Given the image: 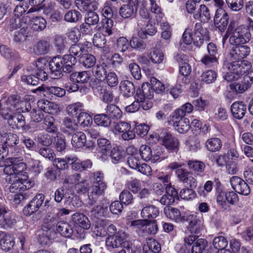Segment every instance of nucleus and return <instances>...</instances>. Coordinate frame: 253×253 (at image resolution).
Here are the masks:
<instances>
[{"label":"nucleus","mask_w":253,"mask_h":253,"mask_svg":"<svg viewBox=\"0 0 253 253\" xmlns=\"http://www.w3.org/2000/svg\"><path fill=\"white\" fill-rule=\"evenodd\" d=\"M46 21L42 16L32 17L29 22V27L34 31L40 32L44 30L46 26Z\"/></svg>","instance_id":"nucleus-26"},{"label":"nucleus","mask_w":253,"mask_h":253,"mask_svg":"<svg viewBox=\"0 0 253 253\" xmlns=\"http://www.w3.org/2000/svg\"><path fill=\"white\" fill-rule=\"evenodd\" d=\"M217 74L212 70L204 71L201 76V81L206 84L214 83L216 80Z\"/></svg>","instance_id":"nucleus-44"},{"label":"nucleus","mask_w":253,"mask_h":253,"mask_svg":"<svg viewBox=\"0 0 253 253\" xmlns=\"http://www.w3.org/2000/svg\"><path fill=\"white\" fill-rule=\"evenodd\" d=\"M159 23L161 29L162 31L161 35V37L169 42L172 36V29L170 26L168 22L165 21H163Z\"/></svg>","instance_id":"nucleus-42"},{"label":"nucleus","mask_w":253,"mask_h":253,"mask_svg":"<svg viewBox=\"0 0 253 253\" xmlns=\"http://www.w3.org/2000/svg\"><path fill=\"white\" fill-rule=\"evenodd\" d=\"M77 121L81 126L85 127L92 124V119L89 114L83 112L80 113L78 116Z\"/></svg>","instance_id":"nucleus-52"},{"label":"nucleus","mask_w":253,"mask_h":253,"mask_svg":"<svg viewBox=\"0 0 253 253\" xmlns=\"http://www.w3.org/2000/svg\"><path fill=\"white\" fill-rule=\"evenodd\" d=\"M82 15L80 12L76 10L68 11L64 15V19L70 23H76L82 19Z\"/></svg>","instance_id":"nucleus-51"},{"label":"nucleus","mask_w":253,"mask_h":253,"mask_svg":"<svg viewBox=\"0 0 253 253\" xmlns=\"http://www.w3.org/2000/svg\"><path fill=\"white\" fill-rule=\"evenodd\" d=\"M147 223V219L130 220L128 218L126 224L135 229L137 232H145L146 225Z\"/></svg>","instance_id":"nucleus-39"},{"label":"nucleus","mask_w":253,"mask_h":253,"mask_svg":"<svg viewBox=\"0 0 253 253\" xmlns=\"http://www.w3.org/2000/svg\"><path fill=\"white\" fill-rule=\"evenodd\" d=\"M185 144L186 149L191 152H195L201 148L200 140L195 136H189Z\"/></svg>","instance_id":"nucleus-40"},{"label":"nucleus","mask_w":253,"mask_h":253,"mask_svg":"<svg viewBox=\"0 0 253 253\" xmlns=\"http://www.w3.org/2000/svg\"><path fill=\"white\" fill-rule=\"evenodd\" d=\"M147 185L144 181L134 179L130 181L128 185L129 189L133 193L136 194L144 186Z\"/></svg>","instance_id":"nucleus-55"},{"label":"nucleus","mask_w":253,"mask_h":253,"mask_svg":"<svg viewBox=\"0 0 253 253\" xmlns=\"http://www.w3.org/2000/svg\"><path fill=\"white\" fill-rule=\"evenodd\" d=\"M188 166L196 174L200 176L204 175L205 169V165L204 163L197 160H190L188 162Z\"/></svg>","instance_id":"nucleus-36"},{"label":"nucleus","mask_w":253,"mask_h":253,"mask_svg":"<svg viewBox=\"0 0 253 253\" xmlns=\"http://www.w3.org/2000/svg\"><path fill=\"white\" fill-rule=\"evenodd\" d=\"M94 123L98 126L108 127L111 125V120L108 115L105 114H97L94 118Z\"/></svg>","instance_id":"nucleus-50"},{"label":"nucleus","mask_w":253,"mask_h":253,"mask_svg":"<svg viewBox=\"0 0 253 253\" xmlns=\"http://www.w3.org/2000/svg\"><path fill=\"white\" fill-rule=\"evenodd\" d=\"M230 182L232 188L236 192L245 196L250 193L251 190L249 185L240 177L233 176L230 178Z\"/></svg>","instance_id":"nucleus-15"},{"label":"nucleus","mask_w":253,"mask_h":253,"mask_svg":"<svg viewBox=\"0 0 253 253\" xmlns=\"http://www.w3.org/2000/svg\"><path fill=\"white\" fill-rule=\"evenodd\" d=\"M116 132L121 134L122 138L125 140L133 139L135 137V132L134 128L127 122H120L118 123L114 126Z\"/></svg>","instance_id":"nucleus-11"},{"label":"nucleus","mask_w":253,"mask_h":253,"mask_svg":"<svg viewBox=\"0 0 253 253\" xmlns=\"http://www.w3.org/2000/svg\"><path fill=\"white\" fill-rule=\"evenodd\" d=\"M63 59H61L60 56H57L53 57L48 63L49 69L52 74L54 76V78H58L61 77L62 74V67L61 66V62Z\"/></svg>","instance_id":"nucleus-21"},{"label":"nucleus","mask_w":253,"mask_h":253,"mask_svg":"<svg viewBox=\"0 0 253 253\" xmlns=\"http://www.w3.org/2000/svg\"><path fill=\"white\" fill-rule=\"evenodd\" d=\"M106 36L100 32H98L93 36L92 42L94 46L102 48L106 42Z\"/></svg>","instance_id":"nucleus-62"},{"label":"nucleus","mask_w":253,"mask_h":253,"mask_svg":"<svg viewBox=\"0 0 253 253\" xmlns=\"http://www.w3.org/2000/svg\"><path fill=\"white\" fill-rule=\"evenodd\" d=\"M150 1V11L152 14H154L155 20L159 24L165 21V14L160 4L156 0Z\"/></svg>","instance_id":"nucleus-22"},{"label":"nucleus","mask_w":253,"mask_h":253,"mask_svg":"<svg viewBox=\"0 0 253 253\" xmlns=\"http://www.w3.org/2000/svg\"><path fill=\"white\" fill-rule=\"evenodd\" d=\"M0 107H7L6 109L12 110L13 112L21 114V113L28 112L31 106L29 102L21 100L15 95H12L8 97L6 101H1Z\"/></svg>","instance_id":"nucleus-6"},{"label":"nucleus","mask_w":253,"mask_h":253,"mask_svg":"<svg viewBox=\"0 0 253 253\" xmlns=\"http://www.w3.org/2000/svg\"><path fill=\"white\" fill-rule=\"evenodd\" d=\"M228 38L231 44L237 45L248 42L251 39V35L247 29L243 26L234 29L231 25H229L225 35L222 38V42L223 44Z\"/></svg>","instance_id":"nucleus-3"},{"label":"nucleus","mask_w":253,"mask_h":253,"mask_svg":"<svg viewBox=\"0 0 253 253\" xmlns=\"http://www.w3.org/2000/svg\"><path fill=\"white\" fill-rule=\"evenodd\" d=\"M93 185L89 188L88 194L89 204L92 205L98 197L102 195L107 188V184L104 181V174L97 171L91 174Z\"/></svg>","instance_id":"nucleus-4"},{"label":"nucleus","mask_w":253,"mask_h":253,"mask_svg":"<svg viewBox=\"0 0 253 253\" xmlns=\"http://www.w3.org/2000/svg\"><path fill=\"white\" fill-rule=\"evenodd\" d=\"M129 45L131 48L140 51L144 50L146 47L145 42L137 37H132L131 39Z\"/></svg>","instance_id":"nucleus-59"},{"label":"nucleus","mask_w":253,"mask_h":253,"mask_svg":"<svg viewBox=\"0 0 253 253\" xmlns=\"http://www.w3.org/2000/svg\"><path fill=\"white\" fill-rule=\"evenodd\" d=\"M149 58L153 63L159 64L163 63L165 56L164 53L160 49L155 48L150 52Z\"/></svg>","instance_id":"nucleus-47"},{"label":"nucleus","mask_w":253,"mask_h":253,"mask_svg":"<svg viewBox=\"0 0 253 253\" xmlns=\"http://www.w3.org/2000/svg\"><path fill=\"white\" fill-rule=\"evenodd\" d=\"M160 147L152 151L150 146L147 145H142L139 150V154L143 160L146 162L151 161L152 163H156L161 161L162 152Z\"/></svg>","instance_id":"nucleus-9"},{"label":"nucleus","mask_w":253,"mask_h":253,"mask_svg":"<svg viewBox=\"0 0 253 253\" xmlns=\"http://www.w3.org/2000/svg\"><path fill=\"white\" fill-rule=\"evenodd\" d=\"M159 214L158 209L153 205H149L144 207L141 212V216L145 219L154 218Z\"/></svg>","instance_id":"nucleus-34"},{"label":"nucleus","mask_w":253,"mask_h":253,"mask_svg":"<svg viewBox=\"0 0 253 253\" xmlns=\"http://www.w3.org/2000/svg\"><path fill=\"white\" fill-rule=\"evenodd\" d=\"M160 143L169 152L177 153L179 149V139L170 133H166L160 137Z\"/></svg>","instance_id":"nucleus-8"},{"label":"nucleus","mask_w":253,"mask_h":253,"mask_svg":"<svg viewBox=\"0 0 253 253\" xmlns=\"http://www.w3.org/2000/svg\"><path fill=\"white\" fill-rule=\"evenodd\" d=\"M80 61L85 67L90 68L95 64L96 58L92 54H86L83 55L80 57Z\"/></svg>","instance_id":"nucleus-61"},{"label":"nucleus","mask_w":253,"mask_h":253,"mask_svg":"<svg viewBox=\"0 0 253 253\" xmlns=\"http://www.w3.org/2000/svg\"><path fill=\"white\" fill-rule=\"evenodd\" d=\"M154 89L148 83H144L141 88L136 91L135 98L141 102V106L145 110L150 109L153 106L151 100L154 96Z\"/></svg>","instance_id":"nucleus-5"},{"label":"nucleus","mask_w":253,"mask_h":253,"mask_svg":"<svg viewBox=\"0 0 253 253\" xmlns=\"http://www.w3.org/2000/svg\"><path fill=\"white\" fill-rule=\"evenodd\" d=\"M72 221L75 225L83 229L87 230L90 227L89 219L83 213L76 212L73 214L72 216Z\"/></svg>","instance_id":"nucleus-25"},{"label":"nucleus","mask_w":253,"mask_h":253,"mask_svg":"<svg viewBox=\"0 0 253 253\" xmlns=\"http://www.w3.org/2000/svg\"><path fill=\"white\" fill-rule=\"evenodd\" d=\"M169 122L179 133H186L191 127L189 119L185 117L170 115Z\"/></svg>","instance_id":"nucleus-10"},{"label":"nucleus","mask_w":253,"mask_h":253,"mask_svg":"<svg viewBox=\"0 0 253 253\" xmlns=\"http://www.w3.org/2000/svg\"><path fill=\"white\" fill-rule=\"evenodd\" d=\"M81 178V175L79 173L69 175L64 179L63 181V185L66 186L67 187V189H71L70 188L71 187V186L74 185L75 187Z\"/></svg>","instance_id":"nucleus-58"},{"label":"nucleus","mask_w":253,"mask_h":253,"mask_svg":"<svg viewBox=\"0 0 253 253\" xmlns=\"http://www.w3.org/2000/svg\"><path fill=\"white\" fill-rule=\"evenodd\" d=\"M222 146V142L218 138H211L207 140L206 143V147L207 149L211 152H216L220 149Z\"/></svg>","instance_id":"nucleus-43"},{"label":"nucleus","mask_w":253,"mask_h":253,"mask_svg":"<svg viewBox=\"0 0 253 253\" xmlns=\"http://www.w3.org/2000/svg\"><path fill=\"white\" fill-rule=\"evenodd\" d=\"M193 17L196 20H199L202 22H208L211 18L209 9L205 4H201L197 11L193 14Z\"/></svg>","instance_id":"nucleus-28"},{"label":"nucleus","mask_w":253,"mask_h":253,"mask_svg":"<svg viewBox=\"0 0 253 253\" xmlns=\"http://www.w3.org/2000/svg\"><path fill=\"white\" fill-rule=\"evenodd\" d=\"M74 193L72 189H67V187L63 185V186L58 188L54 193V200L57 202H60L64 197L66 199H70L71 196H73Z\"/></svg>","instance_id":"nucleus-30"},{"label":"nucleus","mask_w":253,"mask_h":253,"mask_svg":"<svg viewBox=\"0 0 253 253\" xmlns=\"http://www.w3.org/2000/svg\"><path fill=\"white\" fill-rule=\"evenodd\" d=\"M68 157L65 158H58L55 159L53 161V165L59 170H64L68 168Z\"/></svg>","instance_id":"nucleus-63"},{"label":"nucleus","mask_w":253,"mask_h":253,"mask_svg":"<svg viewBox=\"0 0 253 253\" xmlns=\"http://www.w3.org/2000/svg\"><path fill=\"white\" fill-rule=\"evenodd\" d=\"M49 62L44 58H39L36 62L35 66L37 70L36 75L42 81H45L47 79L46 70L48 67Z\"/></svg>","instance_id":"nucleus-20"},{"label":"nucleus","mask_w":253,"mask_h":253,"mask_svg":"<svg viewBox=\"0 0 253 253\" xmlns=\"http://www.w3.org/2000/svg\"><path fill=\"white\" fill-rule=\"evenodd\" d=\"M18 158H11V164L3 169L6 174V181L10 184L9 190L11 193L23 192L32 186L27 173L24 171L27 165L23 162L18 163Z\"/></svg>","instance_id":"nucleus-1"},{"label":"nucleus","mask_w":253,"mask_h":253,"mask_svg":"<svg viewBox=\"0 0 253 253\" xmlns=\"http://www.w3.org/2000/svg\"><path fill=\"white\" fill-rule=\"evenodd\" d=\"M66 111L69 116L75 117L83 112V104L79 102L70 104L67 107Z\"/></svg>","instance_id":"nucleus-46"},{"label":"nucleus","mask_w":253,"mask_h":253,"mask_svg":"<svg viewBox=\"0 0 253 253\" xmlns=\"http://www.w3.org/2000/svg\"><path fill=\"white\" fill-rule=\"evenodd\" d=\"M56 230L62 236L70 238L73 233L71 226L66 222H60L57 224Z\"/></svg>","instance_id":"nucleus-35"},{"label":"nucleus","mask_w":253,"mask_h":253,"mask_svg":"<svg viewBox=\"0 0 253 253\" xmlns=\"http://www.w3.org/2000/svg\"><path fill=\"white\" fill-rule=\"evenodd\" d=\"M165 190L166 194L161 198L160 202L164 205H172L178 198L177 192L171 186H167Z\"/></svg>","instance_id":"nucleus-19"},{"label":"nucleus","mask_w":253,"mask_h":253,"mask_svg":"<svg viewBox=\"0 0 253 253\" xmlns=\"http://www.w3.org/2000/svg\"><path fill=\"white\" fill-rule=\"evenodd\" d=\"M114 22L111 18H103L101 22L96 26L97 30L100 31L107 36L112 34Z\"/></svg>","instance_id":"nucleus-27"},{"label":"nucleus","mask_w":253,"mask_h":253,"mask_svg":"<svg viewBox=\"0 0 253 253\" xmlns=\"http://www.w3.org/2000/svg\"><path fill=\"white\" fill-rule=\"evenodd\" d=\"M228 15L222 8H218L214 18V25L221 32H224L228 24Z\"/></svg>","instance_id":"nucleus-16"},{"label":"nucleus","mask_w":253,"mask_h":253,"mask_svg":"<svg viewBox=\"0 0 253 253\" xmlns=\"http://www.w3.org/2000/svg\"><path fill=\"white\" fill-rule=\"evenodd\" d=\"M250 86L249 83L243 80L241 83H231L230 84V88L232 91L240 93L246 90Z\"/></svg>","instance_id":"nucleus-56"},{"label":"nucleus","mask_w":253,"mask_h":253,"mask_svg":"<svg viewBox=\"0 0 253 253\" xmlns=\"http://www.w3.org/2000/svg\"><path fill=\"white\" fill-rule=\"evenodd\" d=\"M179 67L180 75L178 77L177 83L179 84L183 83L184 84H188L190 82L189 76L192 71L191 66L187 62L180 65Z\"/></svg>","instance_id":"nucleus-24"},{"label":"nucleus","mask_w":253,"mask_h":253,"mask_svg":"<svg viewBox=\"0 0 253 253\" xmlns=\"http://www.w3.org/2000/svg\"><path fill=\"white\" fill-rule=\"evenodd\" d=\"M241 73L238 75L236 73L226 72V75L224 76V79L228 82H231L234 80H238L241 76L245 74L244 76V81L249 83L251 85L253 83V68H252L251 64L250 63V68L247 70H241Z\"/></svg>","instance_id":"nucleus-14"},{"label":"nucleus","mask_w":253,"mask_h":253,"mask_svg":"<svg viewBox=\"0 0 253 253\" xmlns=\"http://www.w3.org/2000/svg\"><path fill=\"white\" fill-rule=\"evenodd\" d=\"M207 246V241L204 239H197L192 246V253H202Z\"/></svg>","instance_id":"nucleus-60"},{"label":"nucleus","mask_w":253,"mask_h":253,"mask_svg":"<svg viewBox=\"0 0 253 253\" xmlns=\"http://www.w3.org/2000/svg\"><path fill=\"white\" fill-rule=\"evenodd\" d=\"M7 108L0 107V115L5 120H7L9 125L12 127L16 126L17 113L12 110L6 109Z\"/></svg>","instance_id":"nucleus-29"},{"label":"nucleus","mask_w":253,"mask_h":253,"mask_svg":"<svg viewBox=\"0 0 253 253\" xmlns=\"http://www.w3.org/2000/svg\"><path fill=\"white\" fill-rule=\"evenodd\" d=\"M124 152L121 147H115L110 152V156L113 163L117 164L120 162L124 157Z\"/></svg>","instance_id":"nucleus-48"},{"label":"nucleus","mask_w":253,"mask_h":253,"mask_svg":"<svg viewBox=\"0 0 253 253\" xmlns=\"http://www.w3.org/2000/svg\"><path fill=\"white\" fill-rule=\"evenodd\" d=\"M106 113L110 117L119 119L122 116V112L117 106L113 104L107 105L106 109Z\"/></svg>","instance_id":"nucleus-54"},{"label":"nucleus","mask_w":253,"mask_h":253,"mask_svg":"<svg viewBox=\"0 0 253 253\" xmlns=\"http://www.w3.org/2000/svg\"><path fill=\"white\" fill-rule=\"evenodd\" d=\"M137 0H129L128 2L121 6L120 14L124 18H128L133 16L137 10Z\"/></svg>","instance_id":"nucleus-18"},{"label":"nucleus","mask_w":253,"mask_h":253,"mask_svg":"<svg viewBox=\"0 0 253 253\" xmlns=\"http://www.w3.org/2000/svg\"><path fill=\"white\" fill-rule=\"evenodd\" d=\"M90 1L86 0H76L75 3L78 8L82 11L88 12L95 10L97 8L96 3Z\"/></svg>","instance_id":"nucleus-33"},{"label":"nucleus","mask_w":253,"mask_h":253,"mask_svg":"<svg viewBox=\"0 0 253 253\" xmlns=\"http://www.w3.org/2000/svg\"><path fill=\"white\" fill-rule=\"evenodd\" d=\"M49 43L45 41H41L37 42L34 47V51L37 54H44L47 52Z\"/></svg>","instance_id":"nucleus-53"},{"label":"nucleus","mask_w":253,"mask_h":253,"mask_svg":"<svg viewBox=\"0 0 253 253\" xmlns=\"http://www.w3.org/2000/svg\"><path fill=\"white\" fill-rule=\"evenodd\" d=\"M62 71L64 72H70L72 71V67L76 63L75 57H72L71 55H65L63 56H60Z\"/></svg>","instance_id":"nucleus-37"},{"label":"nucleus","mask_w":253,"mask_h":253,"mask_svg":"<svg viewBox=\"0 0 253 253\" xmlns=\"http://www.w3.org/2000/svg\"><path fill=\"white\" fill-rule=\"evenodd\" d=\"M90 78V74L87 71L75 72L70 76V79L74 82L79 83H87Z\"/></svg>","instance_id":"nucleus-41"},{"label":"nucleus","mask_w":253,"mask_h":253,"mask_svg":"<svg viewBox=\"0 0 253 253\" xmlns=\"http://www.w3.org/2000/svg\"><path fill=\"white\" fill-rule=\"evenodd\" d=\"M164 212L166 216L171 220L176 222H181L183 220L179 210L174 208H166L164 209Z\"/></svg>","instance_id":"nucleus-38"},{"label":"nucleus","mask_w":253,"mask_h":253,"mask_svg":"<svg viewBox=\"0 0 253 253\" xmlns=\"http://www.w3.org/2000/svg\"><path fill=\"white\" fill-rule=\"evenodd\" d=\"M193 110V105L190 103H186L182 105L179 108L175 110L170 115L185 117L187 114H189Z\"/></svg>","instance_id":"nucleus-45"},{"label":"nucleus","mask_w":253,"mask_h":253,"mask_svg":"<svg viewBox=\"0 0 253 253\" xmlns=\"http://www.w3.org/2000/svg\"><path fill=\"white\" fill-rule=\"evenodd\" d=\"M97 145L100 152L104 155H107L111 148L110 141L105 138H100L97 140Z\"/></svg>","instance_id":"nucleus-49"},{"label":"nucleus","mask_w":253,"mask_h":253,"mask_svg":"<svg viewBox=\"0 0 253 253\" xmlns=\"http://www.w3.org/2000/svg\"><path fill=\"white\" fill-rule=\"evenodd\" d=\"M251 49L246 45H240L233 47L227 56V61L224 64L226 72L241 73V70H247L250 68V62L243 59L250 53Z\"/></svg>","instance_id":"nucleus-2"},{"label":"nucleus","mask_w":253,"mask_h":253,"mask_svg":"<svg viewBox=\"0 0 253 253\" xmlns=\"http://www.w3.org/2000/svg\"><path fill=\"white\" fill-rule=\"evenodd\" d=\"M86 136L85 134L82 131H78L72 135L71 144L72 146L77 150H80L86 146ZM94 146H87L89 150H92Z\"/></svg>","instance_id":"nucleus-17"},{"label":"nucleus","mask_w":253,"mask_h":253,"mask_svg":"<svg viewBox=\"0 0 253 253\" xmlns=\"http://www.w3.org/2000/svg\"><path fill=\"white\" fill-rule=\"evenodd\" d=\"M130 240L128 234L123 231H119L115 235L109 236L106 240V246L108 250L121 247H128Z\"/></svg>","instance_id":"nucleus-7"},{"label":"nucleus","mask_w":253,"mask_h":253,"mask_svg":"<svg viewBox=\"0 0 253 253\" xmlns=\"http://www.w3.org/2000/svg\"><path fill=\"white\" fill-rule=\"evenodd\" d=\"M189 224L188 229L191 233L202 234L205 231L204 218L202 216L192 214L188 217Z\"/></svg>","instance_id":"nucleus-12"},{"label":"nucleus","mask_w":253,"mask_h":253,"mask_svg":"<svg viewBox=\"0 0 253 253\" xmlns=\"http://www.w3.org/2000/svg\"><path fill=\"white\" fill-rule=\"evenodd\" d=\"M120 89L121 94L125 97L132 96L134 92L133 84L128 81H124L121 82Z\"/></svg>","instance_id":"nucleus-32"},{"label":"nucleus","mask_w":253,"mask_h":253,"mask_svg":"<svg viewBox=\"0 0 253 253\" xmlns=\"http://www.w3.org/2000/svg\"><path fill=\"white\" fill-rule=\"evenodd\" d=\"M150 83V84L154 88V92L162 93L167 89V85L165 86L155 77L151 78Z\"/></svg>","instance_id":"nucleus-64"},{"label":"nucleus","mask_w":253,"mask_h":253,"mask_svg":"<svg viewBox=\"0 0 253 253\" xmlns=\"http://www.w3.org/2000/svg\"><path fill=\"white\" fill-rule=\"evenodd\" d=\"M0 246L1 249L5 251L10 250L14 245L13 238L10 235L4 232H0Z\"/></svg>","instance_id":"nucleus-31"},{"label":"nucleus","mask_w":253,"mask_h":253,"mask_svg":"<svg viewBox=\"0 0 253 253\" xmlns=\"http://www.w3.org/2000/svg\"><path fill=\"white\" fill-rule=\"evenodd\" d=\"M192 34L194 44L197 47H200L205 41L209 40L208 31L202 27L200 23H196L192 30Z\"/></svg>","instance_id":"nucleus-13"},{"label":"nucleus","mask_w":253,"mask_h":253,"mask_svg":"<svg viewBox=\"0 0 253 253\" xmlns=\"http://www.w3.org/2000/svg\"><path fill=\"white\" fill-rule=\"evenodd\" d=\"M106 65L104 63L97 64L93 69V73L95 77L100 80L104 79L106 75Z\"/></svg>","instance_id":"nucleus-57"},{"label":"nucleus","mask_w":253,"mask_h":253,"mask_svg":"<svg viewBox=\"0 0 253 253\" xmlns=\"http://www.w3.org/2000/svg\"><path fill=\"white\" fill-rule=\"evenodd\" d=\"M247 110V106L242 101L234 102L231 106V111L234 118L240 120L245 116Z\"/></svg>","instance_id":"nucleus-23"}]
</instances>
